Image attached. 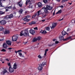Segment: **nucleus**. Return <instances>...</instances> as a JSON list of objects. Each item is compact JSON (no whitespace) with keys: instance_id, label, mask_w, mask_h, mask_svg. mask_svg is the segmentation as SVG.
Masks as SVG:
<instances>
[{"instance_id":"obj_31","label":"nucleus","mask_w":75,"mask_h":75,"mask_svg":"<svg viewBox=\"0 0 75 75\" xmlns=\"http://www.w3.org/2000/svg\"><path fill=\"white\" fill-rule=\"evenodd\" d=\"M5 14V12H3L2 11H0V14Z\"/></svg>"},{"instance_id":"obj_58","label":"nucleus","mask_w":75,"mask_h":75,"mask_svg":"<svg viewBox=\"0 0 75 75\" xmlns=\"http://www.w3.org/2000/svg\"><path fill=\"white\" fill-rule=\"evenodd\" d=\"M8 50H11V49H12V48L11 47H9L8 48Z\"/></svg>"},{"instance_id":"obj_5","label":"nucleus","mask_w":75,"mask_h":75,"mask_svg":"<svg viewBox=\"0 0 75 75\" xmlns=\"http://www.w3.org/2000/svg\"><path fill=\"white\" fill-rule=\"evenodd\" d=\"M42 12H43V11L42 9L41 10L38 11V12L36 13L37 16H40V15L42 14Z\"/></svg>"},{"instance_id":"obj_27","label":"nucleus","mask_w":75,"mask_h":75,"mask_svg":"<svg viewBox=\"0 0 75 75\" xmlns=\"http://www.w3.org/2000/svg\"><path fill=\"white\" fill-rule=\"evenodd\" d=\"M59 38H60V40H64V37L60 35V37H59Z\"/></svg>"},{"instance_id":"obj_13","label":"nucleus","mask_w":75,"mask_h":75,"mask_svg":"<svg viewBox=\"0 0 75 75\" xmlns=\"http://www.w3.org/2000/svg\"><path fill=\"white\" fill-rule=\"evenodd\" d=\"M0 23L2 25H4L6 24V21L4 20L2 21H0Z\"/></svg>"},{"instance_id":"obj_38","label":"nucleus","mask_w":75,"mask_h":75,"mask_svg":"<svg viewBox=\"0 0 75 75\" xmlns=\"http://www.w3.org/2000/svg\"><path fill=\"white\" fill-rule=\"evenodd\" d=\"M23 11V10L22 9H21L19 11V12L21 14L22 13V12Z\"/></svg>"},{"instance_id":"obj_63","label":"nucleus","mask_w":75,"mask_h":75,"mask_svg":"<svg viewBox=\"0 0 75 75\" xmlns=\"http://www.w3.org/2000/svg\"><path fill=\"white\" fill-rule=\"evenodd\" d=\"M63 20V18H62V19H61L59 20V21H62V20Z\"/></svg>"},{"instance_id":"obj_50","label":"nucleus","mask_w":75,"mask_h":75,"mask_svg":"<svg viewBox=\"0 0 75 75\" xmlns=\"http://www.w3.org/2000/svg\"><path fill=\"white\" fill-rule=\"evenodd\" d=\"M8 8H6V11H8Z\"/></svg>"},{"instance_id":"obj_44","label":"nucleus","mask_w":75,"mask_h":75,"mask_svg":"<svg viewBox=\"0 0 75 75\" xmlns=\"http://www.w3.org/2000/svg\"><path fill=\"white\" fill-rule=\"evenodd\" d=\"M8 65V66H9V67H11V64H10V63H7Z\"/></svg>"},{"instance_id":"obj_9","label":"nucleus","mask_w":75,"mask_h":75,"mask_svg":"<svg viewBox=\"0 0 75 75\" xmlns=\"http://www.w3.org/2000/svg\"><path fill=\"white\" fill-rule=\"evenodd\" d=\"M9 72L11 73L14 72V69L11 67V66L9 67Z\"/></svg>"},{"instance_id":"obj_54","label":"nucleus","mask_w":75,"mask_h":75,"mask_svg":"<svg viewBox=\"0 0 75 75\" xmlns=\"http://www.w3.org/2000/svg\"><path fill=\"white\" fill-rule=\"evenodd\" d=\"M59 42H58V41H56L55 42V43H56V44H58V43H59Z\"/></svg>"},{"instance_id":"obj_12","label":"nucleus","mask_w":75,"mask_h":75,"mask_svg":"<svg viewBox=\"0 0 75 75\" xmlns=\"http://www.w3.org/2000/svg\"><path fill=\"white\" fill-rule=\"evenodd\" d=\"M65 29H66L67 32H68V31H71L70 27H67L65 28Z\"/></svg>"},{"instance_id":"obj_32","label":"nucleus","mask_w":75,"mask_h":75,"mask_svg":"<svg viewBox=\"0 0 75 75\" xmlns=\"http://www.w3.org/2000/svg\"><path fill=\"white\" fill-rule=\"evenodd\" d=\"M35 23L34 21H33L29 23L30 25H31L32 24H35Z\"/></svg>"},{"instance_id":"obj_34","label":"nucleus","mask_w":75,"mask_h":75,"mask_svg":"<svg viewBox=\"0 0 75 75\" xmlns=\"http://www.w3.org/2000/svg\"><path fill=\"white\" fill-rule=\"evenodd\" d=\"M4 30V28L2 26H0V31H3Z\"/></svg>"},{"instance_id":"obj_53","label":"nucleus","mask_w":75,"mask_h":75,"mask_svg":"<svg viewBox=\"0 0 75 75\" xmlns=\"http://www.w3.org/2000/svg\"><path fill=\"white\" fill-rule=\"evenodd\" d=\"M53 45H48V46H49V47H51V46H52Z\"/></svg>"},{"instance_id":"obj_14","label":"nucleus","mask_w":75,"mask_h":75,"mask_svg":"<svg viewBox=\"0 0 75 75\" xmlns=\"http://www.w3.org/2000/svg\"><path fill=\"white\" fill-rule=\"evenodd\" d=\"M7 44H6V43H4L3 44V48L6 49L7 48Z\"/></svg>"},{"instance_id":"obj_19","label":"nucleus","mask_w":75,"mask_h":75,"mask_svg":"<svg viewBox=\"0 0 75 75\" xmlns=\"http://www.w3.org/2000/svg\"><path fill=\"white\" fill-rule=\"evenodd\" d=\"M18 4H19V6L20 7H22V5H23V2L21 1L18 3Z\"/></svg>"},{"instance_id":"obj_8","label":"nucleus","mask_w":75,"mask_h":75,"mask_svg":"<svg viewBox=\"0 0 75 75\" xmlns=\"http://www.w3.org/2000/svg\"><path fill=\"white\" fill-rule=\"evenodd\" d=\"M57 26V23H53L52 24V26H50V28L51 29H54V27H55Z\"/></svg>"},{"instance_id":"obj_41","label":"nucleus","mask_w":75,"mask_h":75,"mask_svg":"<svg viewBox=\"0 0 75 75\" xmlns=\"http://www.w3.org/2000/svg\"><path fill=\"white\" fill-rule=\"evenodd\" d=\"M68 0H62V3H64V2H65V1H68Z\"/></svg>"},{"instance_id":"obj_51","label":"nucleus","mask_w":75,"mask_h":75,"mask_svg":"<svg viewBox=\"0 0 75 75\" xmlns=\"http://www.w3.org/2000/svg\"><path fill=\"white\" fill-rule=\"evenodd\" d=\"M12 8L13 9V10H14V9H16V7H15V6H14Z\"/></svg>"},{"instance_id":"obj_62","label":"nucleus","mask_w":75,"mask_h":75,"mask_svg":"<svg viewBox=\"0 0 75 75\" xmlns=\"http://www.w3.org/2000/svg\"><path fill=\"white\" fill-rule=\"evenodd\" d=\"M42 22L45 21V20H42Z\"/></svg>"},{"instance_id":"obj_23","label":"nucleus","mask_w":75,"mask_h":75,"mask_svg":"<svg viewBox=\"0 0 75 75\" xmlns=\"http://www.w3.org/2000/svg\"><path fill=\"white\" fill-rule=\"evenodd\" d=\"M62 35H66V34H67V35H68V34L67 33H66V32H65L64 31H63L62 32Z\"/></svg>"},{"instance_id":"obj_28","label":"nucleus","mask_w":75,"mask_h":75,"mask_svg":"<svg viewBox=\"0 0 75 75\" xmlns=\"http://www.w3.org/2000/svg\"><path fill=\"white\" fill-rule=\"evenodd\" d=\"M62 12V10H60L57 13H56V14H61Z\"/></svg>"},{"instance_id":"obj_39","label":"nucleus","mask_w":75,"mask_h":75,"mask_svg":"<svg viewBox=\"0 0 75 75\" xmlns=\"http://www.w3.org/2000/svg\"><path fill=\"white\" fill-rule=\"evenodd\" d=\"M0 7H2V3H1V0H0Z\"/></svg>"},{"instance_id":"obj_35","label":"nucleus","mask_w":75,"mask_h":75,"mask_svg":"<svg viewBox=\"0 0 75 75\" xmlns=\"http://www.w3.org/2000/svg\"><path fill=\"white\" fill-rule=\"evenodd\" d=\"M46 30H47V31H50V27H47L46 28Z\"/></svg>"},{"instance_id":"obj_37","label":"nucleus","mask_w":75,"mask_h":75,"mask_svg":"<svg viewBox=\"0 0 75 75\" xmlns=\"http://www.w3.org/2000/svg\"><path fill=\"white\" fill-rule=\"evenodd\" d=\"M71 37H68L67 38H66L65 39H64V40H69V39H71Z\"/></svg>"},{"instance_id":"obj_52","label":"nucleus","mask_w":75,"mask_h":75,"mask_svg":"<svg viewBox=\"0 0 75 75\" xmlns=\"http://www.w3.org/2000/svg\"><path fill=\"white\" fill-rule=\"evenodd\" d=\"M21 51H22V50H18V52H21Z\"/></svg>"},{"instance_id":"obj_1","label":"nucleus","mask_w":75,"mask_h":75,"mask_svg":"<svg viewBox=\"0 0 75 75\" xmlns=\"http://www.w3.org/2000/svg\"><path fill=\"white\" fill-rule=\"evenodd\" d=\"M20 36L27 37L28 35V31L27 29H25L22 31L20 32Z\"/></svg>"},{"instance_id":"obj_45","label":"nucleus","mask_w":75,"mask_h":75,"mask_svg":"<svg viewBox=\"0 0 75 75\" xmlns=\"http://www.w3.org/2000/svg\"><path fill=\"white\" fill-rule=\"evenodd\" d=\"M5 60H6V61H8H8H10V59H8V58H6L5 59Z\"/></svg>"},{"instance_id":"obj_61","label":"nucleus","mask_w":75,"mask_h":75,"mask_svg":"<svg viewBox=\"0 0 75 75\" xmlns=\"http://www.w3.org/2000/svg\"><path fill=\"white\" fill-rule=\"evenodd\" d=\"M27 43V42H24L25 44H26Z\"/></svg>"},{"instance_id":"obj_3","label":"nucleus","mask_w":75,"mask_h":75,"mask_svg":"<svg viewBox=\"0 0 75 75\" xmlns=\"http://www.w3.org/2000/svg\"><path fill=\"white\" fill-rule=\"evenodd\" d=\"M19 35H14L12 37V41H16L17 40V39L18 38V36Z\"/></svg>"},{"instance_id":"obj_24","label":"nucleus","mask_w":75,"mask_h":75,"mask_svg":"<svg viewBox=\"0 0 75 75\" xmlns=\"http://www.w3.org/2000/svg\"><path fill=\"white\" fill-rule=\"evenodd\" d=\"M48 51V49H46L45 50V52L44 54V55L45 57V56H46V55H47V52Z\"/></svg>"},{"instance_id":"obj_17","label":"nucleus","mask_w":75,"mask_h":75,"mask_svg":"<svg viewBox=\"0 0 75 75\" xmlns=\"http://www.w3.org/2000/svg\"><path fill=\"white\" fill-rule=\"evenodd\" d=\"M40 33H41V34H46V33H47V32L45 30H41L40 31Z\"/></svg>"},{"instance_id":"obj_64","label":"nucleus","mask_w":75,"mask_h":75,"mask_svg":"<svg viewBox=\"0 0 75 75\" xmlns=\"http://www.w3.org/2000/svg\"><path fill=\"white\" fill-rule=\"evenodd\" d=\"M53 15H55V13L54 12H53Z\"/></svg>"},{"instance_id":"obj_40","label":"nucleus","mask_w":75,"mask_h":75,"mask_svg":"<svg viewBox=\"0 0 75 75\" xmlns=\"http://www.w3.org/2000/svg\"><path fill=\"white\" fill-rule=\"evenodd\" d=\"M37 16V13L35 14L32 17V18H35L36 16Z\"/></svg>"},{"instance_id":"obj_2","label":"nucleus","mask_w":75,"mask_h":75,"mask_svg":"<svg viewBox=\"0 0 75 75\" xmlns=\"http://www.w3.org/2000/svg\"><path fill=\"white\" fill-rule=\"evenodd\" d=\"M34 1V0L33 1H30V0H26V5H27L28 3H30V4L29 6V8H33V5H32V3H33V1Z\"/></svg>"},{"instance_id":"obj_49","label":"nucleus","mask_w":75,"mask_h":75,"mask_svg":"<svg viewBox=\"0 0 75 75\" xmlns=\"http://www.w3.org/2000/svg\"><path fill=\"white\" fill-rule=\"evenodd\" d=\"M4 41V39H0V41Z\"/></svg>"},{"instance_id":"obj_47","label":"nucleus","mask_w":75,"mask_h":75,"mask_svg":"<svg viewBox=\"0 0 75 75\" xmlns=\"http://www.w3.org/2000/svg\"><path fill=\"white\" fill-rule=\"evenodd\" d=\"M38 57L39 58H40V59L41 58V56H40V55H39L38 56Z\"/></svg>"},{"instance_id":"obj_56","label":"nucleus","mask_w":75,"mask_h":75,"mask_svg":"<svg viewBox=\"0 0 75 75\" xmlns=\"http://www.w3.org/2000/svg\"><path fill=\"white\" fill-rule=\"evenodd\" d=\"M60 7H61L62 8L64 7V6H60Z\"/></svg>"},{"instance_id":"obj_42","label":"nucleus","mask_w":75,"mask_h":75,"mask_svg":"<svg viewBox=\"0 0 75 75\" xmlns=\"http://www.w3.org/2000/svg\"><path fill=\"white\" fill-rule=\"evenodd\" d=\"M11 8H12L11 6L7 7H6V8H8H8L11 9Z\"/></svg>"},{"instance_id":"obj_59","label":"nucleus","mask_w":75,"mask_h":75,"mask_svg":"<svg viewBox=\"0 0 75 75\" xmlns=\"http://www.w3.org/2000/svg\"><path fill=\"white\" fill-rule=\"evenodd\" d=\"M68 3V4H69L70 5H71L72 4V3Z\"/></svg>"},{"instance_id":"obj_60","label":"nucleus","mask_w":75,"mask_h":75,"mask_svg":"<svg viewBox=\"0 0 75 75\" xmlns=\"http://www.w3.org/2000/svg\"><path fill=\"white\" fill-rule=\"evenodd\" d=\"M15 53H16V54H17V52H18V51H15Z\"/></svg>"},{"instance_id":"obj_11","label":"nucleus","mask_w":75,"mask_h":75,"mask_svg":"<svg viewBox=\"0 0 75 75\" xmlns=\"http://www.w3.org/2000/svg\"><path fill=\"white\" fill-rule=\"evenodd\" d=\"M30 34H31L32 35H34L35 34V30H33L30 29Z\"/></svg>"},{"instance_id":"obj_33","label":"nucleus","mask_w":75,"mask_h":75,"mask_svg":"<svg viewBox=\"0 0 75 75\" xmlns=\"http://www.w3.org/2000/svg\"><path fill=\"white\" fill-rule=\"evenodd\" d=\"M37 39L35 38H34L32 40L33 42H35V41H37Z\"/></svg>"},{"instance_id":"obj_16","label":"nucleus","mask_w":75,"mask_h":75,"mask_svg":"<svg viewBox=\"0 0 75 75\" xmlns=\"http://www.w3.org/2000/svg\"><path fill=\"white\" fill-rule=\"evenodd\" d=\"M4 33L5 34H8L10 33V31H9L8 30H6L5 31H4Z\"/></svg>"},{"instance_id":"obj_22","label":"nucleus","mask_w":75,"mask_h":75,"mask_svg":"<svg viewBox=\"0 0 75 75\" xmlns=\"http://www.w3.org/2000/svg\"><path fill=\"white\" fill-rule=\"evenodd\" d=\"M42 67H43L41 66V65L40 66L38 67V69L40 71L42 70Z\"/></svg>"},{"instance_id":"obj_4","label":"nucleus","mask_w":75,"mask_h":75,"mask_svg":"<svg viewBox=\"0 0 75 75\" xmlns=\"http://www.w3.org/2000/svg\"><path fill=\"white\" fill-rule=\"evenodd\" d=\"M13 14H11L10 15H7V16H5V17L4 18V20H6V19L11 18H13Z\"/></svg>"},{"instance_id":"obj_55","label":"nucleus","mask_w":75,"mask_h":75,"mask_svg":"<svg viewBox=\"0 0 75 75\" xmlns=\"http://www.w3.org/2000/svg\"><path fill=\"white\" fill-rule=\"evenodd\" d=\"M61 0H56V1H57V2H59Z\"/></svg>"},{"instance_id":"obj_10","label":"nucleus","mask_w":75,"mask_h":75,"mask_svg":"<svg viewBox=\"0 0 75 75\" xmlns=\"http://www.w3.org/2000/svg\"><path fill=\"white\" fill-rule=\"evenodd\" d=\"M6 42L8 45H11L12 42L10 40H7L6 41Z\"/></svg>"},{"instance_id":"obj_48","label":"nucleus","mask_w":75,"mask_h":75,"mask_svg":"<svg viewBox=\"0 0 75 75\" xmlns=\"http://www.w3.org/2000/svg\"><path fill=\"white\" fill-rule=\"evenodd\" d=\"M34 28V30H38L37 27H36L35 28Z\"/></svg>"},{"instance_id":"obj_7","label":"nucleus","mask_w":75,"mask_h":75,"mask_svg":"<svg viewBox=\"0 0 75 75\" xmlns=\"http://www.w3.org/2000/svg\"><path fill=\"white\" fill-rule=\"evenodd\" d=\"M42 9L43 11H44L45 13H49L48 11V9L47 8V7L46 8L44 7L42 8Z\"/></svg>"},{"instance_id":"obj_36","label":"nucleus","mask_w":75,"mask_h":75,"mask_svg":"<svg viewBox=\"0 0 75 75\" xmlns=\"http://www.w3.org/2000/svg\"><path fill=\"white\" fill-rule=\"evenodd\" d=\"M43 1L44 3H48V1H47V0H44Z\"/></svg>"},{"instance_id":"obj_30","label":"nucleus","mask_w":75,"mask_h":75,"mask_svg":"<svg viewBox=\"0 0 75 75\" xmlns=\"http://www.w3.org/2000/svg\"><path fill=\"white\" fill-rule=\"evenodd\" d=\"M42 16L43 17H45L46 16H47V15H46V14L45 13H42Z\"/></svg>"},{"instance_id":"obj_6","label":"nucleus","mask_w":75,"mask_h":75,"mask_svg":"<svg viewBox=\"0 0 75 75\" xmlns=\"http://www.w3.org/2000/svg\"><path fill=\"white\" fill-rule=\"evenodd\" d=\"M30 16H27L25 17L23 20H24V21H26L27 22H28V21H30V19H27V18H30Z\"/></svg>"},{"instance_id":"obj_57","label":"nucleus","mask_w":75,"mask_h":75,"mask_svg":"<svg viewBox=\"0 0 75 75\" xmlns=\"http://www.w3.org/2000/svg\"><path fill=\"white\" fill-rule=\"evenodd\" d=\"M53 41H55V39H53Z\"/></svg>"},{"instance_id":"obj_20","label":"nucleus","mask_w":75,"mask_h":75,"mask_svg":"<svg viewBox=\"0 0 75 75\" xmlns=\"http://www.w3.org/2000/svg\"><path fill=\"white\" fill-rule=\"evenodd\" d=\"M18 54L19 55H20V56L21 57V58H24V55H23L21 52H19Z\"/></svg>"},{"instance_id":"obj_43","label":"nucleus","mask_w":75,"mask_h":75,"mask_svg":"<svg viewBox=\"0 0 75 75\" xmlns=\"http://www.w3.org/2000/svg\"><path fill=\"white\" fill-rule=\"evenodd\" d=\"M6 51V50L5 49H3L1 50V51H3V52H5V51Z\"/></svg>"},{"instance_id":"obj_26","label":"nucleus","mask_w":75,"mask_h":75,"mask_svg":"<svg viewBox=\"0 0 75 75\" xmlns=\"http://www.w3.org/2000/svg\"><path fill=\"white\" fill-rule=\"evenodd\" d=\"M37 4L39 7H41L42 6V4H41V3L39 2Z\"/></svg>"},{"instance_id":"obj_25","label":"nucleus","mask_w":75,"mask_h":75,"mask_svg":"<svg viewBox=\"0 0 75 75\" xmlns=\"http://www.w3.org/2000/svg\"><path fill=\"white\" fill-rule=\"evenodd\" d=\"M6 72H7V71L6 69L4 70L3 72H1V74H4L6 73Z\"/></svg>"},{"instance_id":"obj_29","label":"nucleus","mask_w":75,"mask_h":75,"mask_svg":"<svg viewBox=\"0 0 75 75\" xmlns=\"http://www.w3.org/2000/svg\"><path fill=\"white\" fill-rule=\"evenodd\" d=\"M37 40H38V41H39L41 39V37L39 36V37H38L37 38H36Z\"/></svg>"},{"instance_id":"obj_46","label":"nucleus","mask_w":75,"mask_h":75,"mask_svg":"<svg viewBox=\"0 0 75 75\" xmlns=\"http://www.w3.org/2000/svg\"><path fill=\"white\" fill-rule=\"evenodd\" d=\"M71 23H75V21L72 20V21H71Z\"/></svg>"},{"instance_id":"obj_15","label":"nucleus","mask_w":75,"mask_h":75,"mask_svg":"<svg viewBox=\"0 0 75 75\" xmlns=\"http://www.w3.org/2000/svg\"><path fill=\"white\" fill-rule=\"evenodd\" d=\"M46 7L49 10H51L52 9V7L48 5Z\"/></svg>"},{"instance_id":"obj_21","label":"nucleus","mask_w":75,"mask_h":75,"mask_svg":"<svg viewBox=\"0 0 75 75\" xmlns=\"http://www.w3.org/2000/svg\"><path fill=\"white\" fill-rule=\"evenodd\" d=\"M41 66L42 67H44L45 65H46V62H42V64H41Z\"/></svg>"},{"instance_id":"obj_18","label":"nucleus","mask_w":75,"mask_h":75,"mask_svg":"<svg viewBox=\"0 0 75 75\" xmlns=\"http://www.w3.org/2000/svg\"><path fill=\"white\" fill-rule=\"evenodd\" d=\"M13 68L14 69H17V65L16 63H15L14 64Z\"/></svg>"}]
</instances>
